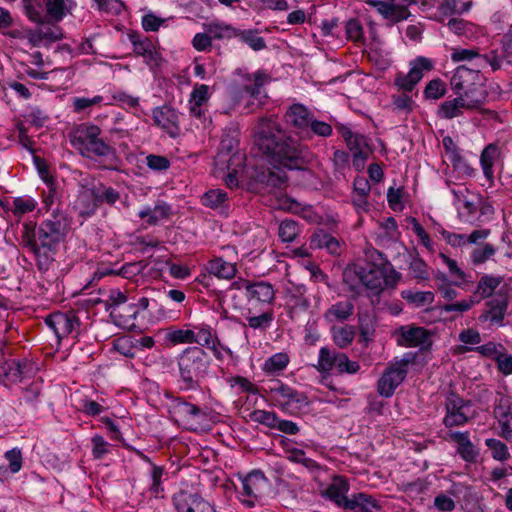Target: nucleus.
I'll list each match as a JSON object with an SVG mask.
<instances>
[{
    "label": "nucleus",
    "instance_id": "nucleus-1",
    "mask_svg": "<svg viewBox=\"0 0 512 512\" xmlns=\"http://www.w3.org/2000/svg\"><path fill=\"white\" fill-rule=\"evenodd\" d=\"M255 143L271 163L289 170L304 169L313 158L307 147L301 146L273 119L260 121Z\"/></svg>",
    "mask_w": 512,
    "mask_h": 512
},
{
    "label": "nucleus",
    "instance_id": "nucleus-2",
    "mask_svg": "<svg viewBox=\"0 0 512 512\" xmlns=\"http://www.w3.org/2000/svg\"><path fill=\"white\" fill-rule=\"evenodd\" d=\"M68 226L65 214L56 209L39 226L29 221L22 224L21 244L37 258L40 268L47 267L58 244L63 241Z\"/></svg>",
    "mask_w": 512,
    "mask_h": 512
},
{
    "label": "nucleus",
    "instance_id": "nucleus-3",
    "mask_svg": "<svg viewBox=\"0 0 512 512\" xmlns=\"http://www.w3.org/2000/svg\"><path fill=\"white\" fill-rule=\"evenodd\" d=\"M177 364L180 388L186 391L196 390L208 373L210 358L203 348L192 346L179 354Z\"/></svg>",
    "mask_w": 512,
    "mask_h": 512
},
{
    "label": "nucleus",
    "instance_id": "nucleus-4",
    "mask_svg": "<svg viewBox=\"0 0 512 512\" xmlns=\"http://www.w3.org/2000/svg\"><path fill=\"white\" fill-rule=\"evenodd\" d=\"M349 483L342 476H336L325 489L323 495L344 510H356L360 512H372L381 510L380 502L372 495L359 492L347 496Z\"/></svg>",
    "mask_w": 512,
    "mask_h": 512
},
{
    "label": "nucleus",
    "instance_id": "nucleus-5",
    "mask_svg": "<svg viewBox=\"0 0 512 512\" xmlns=\"http://www.w3.org/2000/svg\"><path fill=\"white\" fill-rule=\"evenodd\" d=\"M450 84L456 95L477 108L486 100L484 77L478 69H470L465 65L458 66L451 77Z\"/></svg>",
    "mask_w": 512,
    "mask_h": 512
},
{
    "label": "nucleus",
    "instance_id": "nucleus-6",
    "mask_svg": "<svg viewBox=\"0 0 512 512\" xmlns=\"http://www.w3.org/2000/svg\"><path fill=\"white\" fill-rule=\"evenodd\" d=\"M101 129L92 124H82L71 138L72 146L87 158L115 156V149L101 137Z\"/></svg>",
    "mask_w": 512,
    "mask_h": 512
},
{
    "label": "nucleus",
    "instance_id": "nucleus-7",
    "mask_svg": "<svg viewBox=\"0 0 512 512\" xmlns=\"http://www.w3.org/2000/svg\"><path fill=\"white\" fill-rule=\"evenodd\" d=\"M169 413L179 426L191 431L198 430L207 419L204 410L180 397L171 401Z\"/></svg>",
    "mask_w": 512,
    "mask_h": 512
},
{
    "label": "nucleus",
    "instance_id": "nucleus-8",
    "mask_svg": "<svg viewBox=\"0 0 512 512\" xmlns=\"http://www.w3.org/2000/svg\"><path fill=\"white\" fill-rule=\"evenodd\" d=\"M415 354L405 353L400 361L388 367L377 383L378 393L386 398L391 397L396 388L404 381L408 373V365L415 360Z\"/></svg>",
    "mask_w": 512,
    "mask_h": 512
},
{
    "label": "nucleus",
    "instance_id": "nucleus-9",
    "mask_svg": "<svg viewBox=\"0 0 512 512\" xmlns=\"http://www.w3.org/2000/svg\"><path fill=\"white\" fill-rule=\"evenodd\" d=\"M271 401L285 412H294L308 405L307 397L290 386L275 381L269 386Z\"/></svg>",
    "mask_w": 512,
    "mask_h": 512
},
{
    "label": "nucleus",
    "instance_id": "nucleus-10",
    "mask_svg": "<svg viewBox=\"0 0 512 512\" xmlns=\"http://www.w3.org/2000/svg\"><path fill=\"white\" fill-rule=\"evenodd\" d=\"M343 276L346 282L352 277L358 279L359 283L369 289L374 295H379L383 290L384 275L381 267L354 265L346 269Z\"/></svg>",
    "mask_w": 512,
    "mask_h": 512
},
{
    "label": "nucleus",
    "instance_id": "nucleus-11",
    "mask_svg": "<svg viewBox=\"0 0 512 512\" xmlns=\"http://www.w3.org/2000/svg\"><path fill=\"white\" fill-rule=\"evenodd\" d=\"M269 487V481L260 470H253L242 480L240 500L246 508H252L260 501Z\"/></svg>",
    "mask_w": 512,
    "mask_h": 512
},
{
    "label": "nucleus",
    "instance_id": "nucleus-12",
    "mask_svg": "<svg viewBox=\"0 0 512 512\" xmlns=\"http://www.w3.org/2000/svg\"><path fill=\"white\" fill-rule=\"evenodd\" d=\"M433 61L424 56H419L410 64V70L407 74L398 73L394 79L397 88L405 93L412 92L415 86L421 81L424 72L433 69Z\"/></svg>",
    "mask_w": 512,
    "mask_h": 512
},
{
    "label": "nucleus",
    "instance_id": "nucleus-13",
    "mask_svg": "<svg viewBox=\"0 0 512 512\" xmlns=\"http://www.w3.org/2000/svg\"><path fill=\"white\" fill-rule=\"evenodd\" d=\"M508 305L509 297L501 289L492 299L485 302L478 320L482 323L489 322L491 325L503 326Z\"/></svg>",
    "mask_w": 512,
    "mask_h": 512
},
{
    "label": "nucleus",
    "instance_id": "nucleus-14",
    "mask_svg": "<svg viewBox=\"0 0 512 512\" xmlns=\"http://www.w3.org/2000/svg\"><path fill=\"white\" fill-rule=\"evenodd\" d=\"M242 80L243 84L237 88L236 95L240 98L244 95L250 96L258 100V107L261 106L263 104L262 99L267 97L263 88L270 80L269 75L259 70L253 74L243 75Z\"/></svg>",
    "mask_w": 512,
    "mask_h": 512
},
{
    "label": "nucleus",
    "instance_id": "nucleus-15",
    "mask_svg": "<svg viewBox=\"0 0 512 512\" xmlns=\"http://www.w3.org/2000/svg\"><path fill=\"white\" fill-rule=\"evenodd\" d=\"M247 303L245 308L272 307L275 299V289L266 281H253L245 296Z\"/></svg>",
    "mask_w": 512,
    "mask_h": 512
},
{
    "label": "nucleus",
    "instance_id": "nucleus-16",
    "mask_svg": "<svg viewBox=\"0 0 512 512\" xmlns=\"http://www.w3.org/2000/svg\"><path fill=\"white\" fill-rule=\"evenodd\" d=\"M194 343L210 350L218 360L222 359L221 350L231 353L229 348L221 344L217 331L205 323L194 326Z\"/></svg>",
    "mask_w": 512,
    "mask_h": 512
},
{
    "label": "nucleus",
    "instance_id": "nucleus-17",
    "mask_svg": "<svg viewBox=\"0 0 512 512\" xmlns=\"http://www.w3.org/2000/svg\"><path fill=\"white\" fill-rule=\"evenodd\" d=\"M398 334L397 344L402 347H419L426 350L432 345L431 335L424 327L401 326Z\"/></svg>",
    "mask_w": 512,
    "mask_h": 512
},
{
    "label": "nucleus",
    "instance_id": "nucleus-18",
    "mask_svg": "<svg viewBox=\"0 0 512 512\" xmlns=\"http://www.w3.org/2000/svg\"><path fill=\"white\" fill-rule=\"evenodd\" d=\"M46 325L54 332L58 342L70 335L79 326L74 313L54 312L45 319Z\"/></svg>",
    "mask_w": 512,
    "mask_h": 512
},
{
    "label": "nucleus",
    "instance_id": "nucleus-19",
    "mask_svg": "<svg viewBox=\"0 0 512 512\" xmlns=\"http://www.w3.org/2000/svg\"><path fill=\"white\" fill-rule=\"evenodd\" d=\"M467 408V402L455 394H450L445 401L446 415L443 424L448 428L466 424L469 420L466 414Z\"/></svg>",
    "mask_w": 512,
    "mask_h": 512
},
{
    "label": "nucleus",
    "instance_id": "nucleus-20",
    "mask_svg": "<svg viewBox=\"0 0 512 512\" xmlns=\"http://www.w3.org/2000/svg\"><path fill=\"white\" fill-rule=\"evenodd\" d=\"M152 117L155 125L167 132L171 137L178 136L180 129L178 113L175 109L167 105L155 107L152 110Z\"/></svg>",
    "mask_w": 512,
    "mask_h": 512
},
{
    "label": "nucleus",
    "instance_id": "nucleus-21",
    "mask_svg": "<svg viewBox=\"0 0 512 512\" xmlns=\"http://www.w3.org/2000/svg\"><path fill=\"white\" fill-rule=\"evenodd\" d=\"M242 316L248 327L253 330L265 331L271 327L274 320V310L267 308H245Z\"/></svg>",
    "mask_w": 512,
    "mask_h": 512
},
{
    "label": "nucleus",
    "instance_id": "nucleus-22",
    "mask_svg": "<svg viewBox=\"0 0 512 512\" xmlns=\"http://www.w3.org/2000/svg\"><path fill=\"white\" fill-rule=\"evenodd\" d=\"M173 503L177 512H205L210 504L198 494L188 491H180L173 496Z\"/></svg>",
    "mask_w": 512,
    "mask_h": 512
},
{
    "label": "nucleus",
    "instance_id": "nucleus-23",
    "mask_svg": "<svg viewBox=\"0 0 512 512\" xmlns=\"http://www.w3.org/2000/svg\"><path fill=\"white\" fill-rule=\"evenodd\" d=\"M493 415L497 419L500 431L511 436V401L510 398L502 394H498L494 401Z\"/></svg>",
    "mask_w": 512,
    "mask_h": 512
},
{
    "label": "nucleus",
    "instance_id": "nucleus-24",
    "mask_svg": "<svg viewBox=\"0 0 512 512\" xmlns=\"http://www.w3.org/2000/svg\"><path fill=\"white\" fill-rule=\"evenodd\" d=\"M32 368V363L27 360L11 359L0 364V375L11 382H19L32 372Z\"/></svg>",
    "mask_w": 512,
    "mask_h": 512
},
{
    "label": "nucleus",
    "instance_id": "nucleus-25",
    "mask_svg": "<svg viewBox=\"0 0 512 512\" xmlns=\"http://www.w3.org/2000/svg\"><path fill=\"white\" fill-rule=\"evenodd\" d=\"M313 117V113H311L308 108L302 104L291 105L285 114L287 123L301 132L308 129Z\"/></svg>",
    "mask_w": 512,
    "mask_h": 512
},
{
    "label": "nucleus",
    "instance_id": "nucleus-26",
    "mask_svg": "<svg viewBox=\"0 0 512 512\" xmlns=\"http://www.w3.org/2000/svg\"><path fill=\"white\" fill-rule=\"evenodd\" d=\"M201 202L204 206L218 211L221 215H228V195L222 189H211L207 191L201 197Z\"/></svg>",
    "mask_w": 512,
    "mask_h": 512
},
{
    "label": "nucleus",
    "instance_id": "nucleus-27",
    "mask_svg": "<svg viewBox=\"0 0 512 512\" xmlns=\"http://www.w3.org/2000/svg\"><path fill=\"white\" fill-rule=\"evenodd\" d=\"M133 51L136 55L142 56L144 62L150 67H157L160 63V54L157 52L154 44L148 39L132 38Z\"/></svg>",
    "mask_w": 512,
    "mask_h": 512
},
{
    "label": "nucleus",
    "instance_id": "nucleus-28",
    "mask_svg": "<svg viewBox=\"0 0 512 512\" xmlns=\"http://www.w3.org/2000/svg\"><path fill=\"white\" fill-rule=\"evenodd\" d=\"M477 109L474 105L465 101L464 98L458 96L452 100L444 101L440 104L438 109V116L442 119H453L462 115V110Z\"/></svg>",
    "mask_w": 512,
    "mask_h": 512
},
{
    "label": "nucleus",
    "instance_id": "nucleus-29",
    "mask_svg": "<svg viewBox=\"0 0 512 512\" xmlns=\"http://www.w3.org/2000/svg\"><path fill=\"white\" fill-rule=\"evenodd\" d=\"M449 437L458 444L457 452L466 462H475L478 457V451L470 441L468 432H450Z\"/></svg>",
    "mask_w": 512,
    "mask_h": 512
},
{
    "label": "nucleus",
    "instance_id": "nucleus-30",
    "mask_svg": "<svg viewBox=\"0 0 512 512\" xmlns=\"http://www.w3.org/2000/svg\"><path fill=\"white\" fill-rule=\"evenodd\" d=\"M209 87L205 84L195 85L189 99L190 114L194 117L201 118L204 116L202 107L206 105L209 100Z\"/></svg>",
    "mask_w": 512,
    "mask_h": 512
},
{
    "label": "nucleus",
    "instance_id": "nucleus-31",
    "mask_svg": "<svg viewBox=\"0 0 512 512\" xmlns=\"http://www.w3.org/2000/svg\"><path fill=\"white\" fill-rule=\"evenodd\" d=\"M339 352L329 349L328 347H322L319 351L318 363L315 366L316 369L325 374L322 376V382L324 383L329 378L330 372L333 368H336Z\"/></svg>",
    "mask_w": 512,
    "mask_h": 512
},
{
    "label": "nucleus",
    "instance_id": "nucleus-32",
    "mask_svg": "<svg viewBox=\"0 0 512 512\" xmlns=\"http://www.w3.org/2000/svg\"><path fill=\"white\" fill-rule=\"evenodd\" d=\"M205 31L212 37V40H224L235 38L237 28L219 20L203 24Z\"/></svg>",
    "mask_w": 512,
    "mask_h": 512
},
{
    "label": "nucleus",
    "instance_id": "nucleus-33",
    "mask_svg": "<svg viewBox=\"0 0 512 512\" xmlns=\"http://www.w3.org/2000/svg\"><path fill=\"white\" fill-rule=\"evenodd\" d=\"M310 245L312 248H324L330 254H338L340 249L339 241L322 229L312 235Z\"/></svg>",
    "mask_w": 512,
    "mask_h": 512
},
{
    "label": "nucleus",
    "instance_id": "nucleus-34",
    "mask_svg": "<svg viewBox=\"0 0 512 512\" xmlns=\"http://www.w3.org/2000/svg\"><path fill=\"white\" fill-rule=\"evenodd\" d=\"M207 270L210 274L220 279H232L236 273V265L224 260L223 258H215L209 261Z\"/></svg>",
    "mask_w": 512,
    "mask_h": 512
},
{
    "label": "nucleus",
    "instance_id": "nucleus-35",
    "mask_svg": "<svg viewBox=\"0 0 512 512\" xmlns=\"http://www.w3.org/2000/svg\"><path fill=\"white\" fill-rule=\"evenodd\" d=\"M354 311V306L350 301H339L333 304L324 314L325 320L329 323L342 322L347 320Z\"/></svg>",
    "mask_w": 512,
    "mask_h": 512
},
{
    "label": "nucleus",
    "instance_id": "nucleus-36",
    "mask_svg": "<svg viewBox=\"0 0 512 512\" xmlns=\"http://www.w3.org/2000/svg\"><path fill=\"white\" fill-rule=\"evenodd\" d=\"M401 296L409 304L417 308L431 305L434 301V293L431 291H414L409 289L402 291Z\"/></svg>",
    "mask_w": 512,
    "mask_h": 512
},
{
    "label": "nucleus",
    "instance_id": "nucleus-37",
    "mask_svg": "<svg viewBox=\"0 0 512 512\" xmlns=\"http://www.w3.org/2000/svg\"><path fill=\"white\" fill-rule=\"evenodd\" d=\"M331 334L334 343L339 348L348 347L354 340L355 337V329L353 326L345 325V326H333L331 328Z\"/></svg>",
    "mask_w": 512,
    "mask_h": 512
},
{
    "label": "nucleus",
    "instance_id": "nucleus-38",
    "mask_svg": "<svg viewBox=\"0 0 512 512\" xmlns=\"http://www.w3.org/2000/svg\"><path fill=\"white\" fill-rule=\"evenodd\" d=\"M235 38L247 44L254 51H260L266 48V42L263 37L258 35L256 30L237 29Z\"/></svg>",
    "mask_w": 512,
    "mask_h": 512
},
{
    "label": "nucleus",
    "instance_id": "nucleus-39",
    "mask_svg": "<svg viewBox=\"0 0 512 512\" xmlns=\"http://www.w3.org/2000/svg\"><path fill=\"white\" fill-rule=\"evenodd\" d=\"M366 4L376 8L377 12L383 16L384 19L389 20L393 23L400 22L401 19H398V13L390 1H382V0H366Z\"/></svg>",
    "mask_w": 512,
    "mask_h": 512
},
{
    "label": "nucleus",
    "instance_id": "nucleus-40",
    "mask_svg": "<svg viewBox=\"0 0 512 512\" xmlns=\"http://www.w3.org/2000/svg\"><path fill=\"white\" fill-rule=\"evenodd\" d=\"M366 4L376 8L377 12L383 16L384 19L389 20L393 23L400 22L401 19H398V13L390 1H382V0H366Z\"/></svg>",
    "mask_w": 512,
    "mask_h": 512
},
{
    "label": "nucleus",
    "instance_id": "nucleus-41",
    "mask_svg": "<svg viewBox=\"0 0 512 512\" xmlns=\"http://www.w3.org/2000/svg\"><path fill=\"white\" fill-rule=\"evenodd\" d=\"M503 277L484 275L480 278L477 284L476 293L481 295V298H488L492 296L493 292L502 283Z\"/></svg>",
    "mask_w": 512,
    "mask_h": 512
},
{
    "label": "nucleus",
    "instance_id": "nucleus-42",
    "mask_svg": "<svg viewBox=\"0 0 512 512\" xmlns=\"http://www.w3.org/2000/svg\"><path fill=\"white\" fill-rule=\"evenodd\" d=\"M300 233L298 223L292 219H285L279 224L278 236L283 242H293Z\"/></svg>",
    "mask_w": 512,
    "mask_h": 512
},
{
    "label": "nucleus",
    "instance_id": "nucleus-43",
    "mask_svg": "<svg viewBox=\"0 0 512 512\" xmlns=\"http://www.w3.org/2000/svg\"><path fill=\"white\" fill-rule=\"evenodd\" d=\"M485 445L491 451L494 460L504 462L511 457L507 445L499 439L488 438L485 440Z\"/></svg>",
    "mask_w": 512,
    "mask_h": 512
},
{
    "label": "nucleus",
    "instance_id": "nucleus-44",
    "mask_svg": "<svg viewBox=\"0 0 512 512\" xmlns=\"http://www.w3.org/2000/svg\"><path fill=\"white\" fill-rule=\"evenodd\" d=\"M472 0H443L441 10L445 15L463 14L472 8Z\"/></svg>",
    "mask_w": 512,
    "mask_h": 512
},
{
    "label": "nucleus",
    "instance_id": "nucleus-45",
    "mask_svg": "<svg viewBox=\"0 0 512 512\" xmlns=\"http://www.w3.org/2000/svg\"><path fill=\"white\" fill-rule=\"evenodd\" d=\"M288 363L289 357L286 353H276L265 361L263 370L269 373H276L285 369Z\"/></svg>",
    "mask_w": 512,
    "mask_h": 512
},
{
    "label": "nucleus",
    "instance_id": "nucleus-46",
    "mask_svg": "<svg viewBox=\"0 0 512 512\" xmlns=\"http://www.w3.org/2000/svg\"><path fill=\"white\" fill-rule=\"evenodd\" d=\"M68 1L69 0H47L46 11L48 16L57 22L62 20L68 10Z\"/></svg>",
    "mask_w": 512,
    "mask_h": 512
},
{
    "label": "nucleus",
    "instance_id": "nucleus-47",
    "mask_svg": "<svg viewBox=\"0 0 512 512\" xmlns=\"http://www.w3.org/2000/svg\"><path fill=\"white\" fill-rule=\"evenodd\" d=\"M446 84L440 78L429 81L424 89V96L430 100H437L446 94Z\"/></svg>",
    "mask_w": 512,
    "mask_h": 512
},
{
    "label": "nucleus",
    "instance_id": "nucleus-48",
    "mask_svg": "<svg viewBox=\"0 0 512 512\" xmlns=\"http://www.w3.org/2000/svg\"><path fill=\"white\" fill-rule=\"evenodd\" d=\"M238 144V131L236 129H229L225 131V133L222 136L220 142V151L230 154L237 149Z\"/></svg>",
    "mask_w": 512,
    "mask_h": 512
},
{
    "label": "nucleus",
    "instance_id": "nucleus-49",
    "mask_svg": "<svg viewBox=\"0 0 512 512\" xmlns=\"http://www.w3.org/2000/svg\"><path fill=\"white\" fill-rule=\"evenodd\" d=\"M346 36L353 42H362L364 40L363 27L359 20L350 19L345 25Z\"/></svg>",
    "mask_w": 512,
    "mask_h": 512
},
{
    "label": "nucleus",
    "instance_id": "nucleus-50",
    "mask_svg": "<svg viewBox=\"0 0 512 512\" xmlns=\"http://www.w3.org/2000/svg\"><path fill=\"white\" fill-rule=\"evenodd\" d=\"M102 101L103 97L100 95H96L93 98L74 97L72 99L73 111L75 113H81L94 105L100 104Z\"/></svg>",
    "mask_w": 512,
    "mask_h": 512
},
{
    "label": "nucleus",
    "instance_id": "nucleus-51",
    "mask_svg": "<svg viewBox=\"0 0 512 512\" xmlns=\"http://www.w3.org/2000/svg\"><path fill=\"white\" fill-rule=\"evenodd\" d=\"M5 459L8 461V467L11 473L19 472L23 465L22 452L19 448L8 450L4 454Z\"/></svg>",
    "mask_w": 512,
    "mask_h": 512
},
{
    "label": "nucleus",
    "instance_id": "nucleus-52",
    "mask_svg": "<svg viewBox=\"0 0 512 512\" xmlns=\"http://www.w3.org/2000/svg\"><path fill=\"white\" fill-rule=\"evenodd\" d=\"M251 418L253 421L273 429L275 428L277 421L279 419L274 412L265 410H255L251 414Z\"/></svg>",
    "mask_w": 512,
    "mask_h": 512
},
{
    "label": "nucleus",
    "instance_id": "nucleus-53",
    "mask_svg": "<svg viewBox=\"0 0 512 512\" xmlns=\"http://www.w3.org/2000/svg\"><path fill=\"white\" fill-rule=\"evenodd\" d=\"M336 369L340 374H355L359 371L360 365L356 361H350L346 354L339 352Z\"/></svg>",
    "mask_w": 512,
    "mask_h": 512
},
{
    "label": "nucleus",
    "instance_id": "nucleus-54",
    "mask_svg": "<svg viewBox=\"0 0 512 512\" xmlns=\"http://www.w3.org/2000/svg\"><path fill=\"white\" fill-rule=\"evenodd\" d=\"M480 59V53L478 49H462V48H453L451 53V60L455 63L463 62V61H472Z\"/></svg>",
    "mask_w": 512,
    "mask_h": 512
},
{
    "label": "nucleus",
    "instance_id": "nucleus-55",
    "mask_svg": "<svg viewBox=\"0 0 512 512\" xmlns=\"http://www.w3.org/2000/svg\"><path fill=\"white\" fill-rule=\"evenodd\" d=\"M168 339L173 344H182V343H194V328L193 329H177L173 330L168 334Z\"/></svg>",
    "mask_w": 512,
    "mask_h": 512
},
{
    "label": "nucleus",
    "instance_id": "nucleus-56",
    "mask_svg": "<svg viewBox=\"0 0 512 512\" xmlns=\"http://www.w3.org/2000/svg\"><path fill=\"white\" fill-rule=\"evenodd\" d=\"M24 11L27 17L36 23H41L43 19L41 5L37 0H23Z\"/></svg>",
    "mask_w": 512,
    "mask_h": 512
},
{
    "label": "nucleus",
    "instance_id": "nucleus-57",
    "mask_svg": "<svg viewBox=\"0 0 512 512\" xmlns=\"http://www.w3.org/2000/svg\"><path fill=\"white\" fill-rule=\"evenodd\" d=\"M164 473V469L160 466H156L152 464V470H151V484H150V491L154 496H158L162 491V476Z\"/></svg>",
    "mask_w": 512,
    "mask_h": 512
},
{
    "label": "nucleus",
    "instance_id": "nucleus-58",
    "mask_svg": "<svg viewBox=\"0 0 512 512\" xmlns=\"http://www.w3.org/2000/svg\"><path fill=\"white\" fill-rule=\"evenodd\" d=\"M146 165L154 171H165L170 167V161L165 156L150 154L146 157Z\"/></svg>",
    "mask_w": 512,
    "mask_h": 512
},
{
    "label": "nucleus",
    "instance_id": "nucleus-59",
    "mask_svg": "<svg viewBox=\"0 0 512 512\" xmlns=\"http://www.w3.org/2000/svg\"><path fill=\"white\" fill-rule=\"evenodd\" d=\"M495 254L493 245L486 243L482 248H476L471 254L474 264H482Z\"/></svg>",
    "mask_w": 512,
    "mask_h": 512
},
{
    "label": "nucleus",
    "instance_id": "nucleus-60",
    "mask_svg": "<svg viewBox=\"0 0 512 512\" xmlns=\"http://www.w3.org/2000/svg\"><path fill=\"white\" fill-rule=\"evenodd\" d=\"M392 104L398 111L410 113L413 109V100L406 93L392 96Z\"/></svg>",
    "mask_w": 512,
    "mask_h": 512
},
{
    "label": "nucleus",
    "instance_id": "nucleus-61",
    "mask_svg": "<svg viewBox=\"0 0 512 512\" xmlns=\"http://www.w3.org/2000/svg\"><path fill=\"white\" fill-rule=\"evenodd\" d=\"M165 22L166 19L159 18L152 12H149L142 17V27L147 32L157 31Z\"/></svg>",
    "mask_w": 512,
    "mask_h": 512
},
{
    "label": "nucleus",
    "instance_id": "nucleus-62",
    "mask_svg": "<svg viewBox=\"0 0 512 512\" xmlns=\"http://www.w3.org/2000/svg\"><path fill=\"white\" fill-rule=\"evenodd\" d=\"M308 129H310V131L313 134L321 137H329L332 135L333 131L332 126L330 124L324 121L317 120L314 117L312 118Z\"/></svg>",
    "mask_w": 512,
    "mask_h": 512
},
{
    "label": "nucleus",
    "instance_id": "nucleus-63",
    "mask_svg": "<svg viewBox=\"0 0 512 512\" xmlns=\"http://www.w3.org/2000/svg\"><path fill=\"white\" fill-rule=\"evenodd\" d=\"M37 36L41 40L55 42L62 38V31L59 27H42L37 30Z\"/></svg>",
    "mask_w": 512,
    "mask_h": 512
},
{
    "label": "nucleus",
    "instance_id": "nucleus-64",
    "mask_svg": "<svg viewBox=\"0 0 512 512\" xmlns=\"http://www.w3.org/2000/svg\"><path fill=\"white\" fill-rule=\"evenodd\" d=\"M35 209V203L32 199L15 198L12 211L15 215H22Z\"/></svg>",
    "mask_w": 512,
    "mask_h": 512
}]
</instances>
